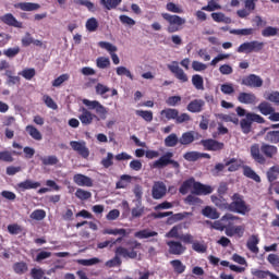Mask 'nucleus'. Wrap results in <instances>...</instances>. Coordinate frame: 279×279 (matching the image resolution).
I'll return each instance as SVG.
<instances>
[{"instance_id":"obj_1","label":"nucleus","mask_w":279,"mask_h":279,"mask_svg":"<svg viewBox=\"0 0 279 279\" xmlns=\"http://www.w3.org/2000/svg\"><path fill=\"white\" fill-rule=\"evenodd\" d=\"M275 156H278V146L267 143H262V145L253 144L251 146V157L257 165H265L267 158L271 159Z\"/></svg>"},{"instance_id":"obj_2","label":"nucleus","mask_w":279,"mask_h":279,"mask_svg":"<svg viewBox=\"0 0 279 279\" xmlns=\"http://www.w3.org/2000/svg\"><path fill=\"white\" fill-rule=\"evenodd\" d=\"M232 202L229 204L230 213H236L238 215H247L252 208L243 199V195L234 193L231 197Z\"/></svg>"},{"instance_id":"obj_3","label":"nucleus","mask_w":279,"mask_h":279,"mask_svg":"<svg viewBox=\"0 0 279 279\" xmlns=\"http://www.w3.org/2000/svg\"><path fill=\"white\" fill-rule=\"evenodd\" d=\"M161 16L165 21H167V23H169V26L167 27L168 34H175V32H180V29H182L181 25L186 23V20L180 17V15L161 13Z\"/></svg>"},{"instance_id":"obj_4","label":"nucleus","mask_w":279,"mask_h":279,"mask_svg":"<svg viewBox=\"0 0 279 279\" xmlns=\"http://www.w3.org/2000/svg\"><path fill=\"white\" fill-rule=\"evenodd\" d=\"M171 165L173 169H180V162L173 160V153L167 151L159 159L153 162V169H165Z\"/></svg>"},{"instance_id":"obj_5","label":"nucleus","mask_w":279,"mask_h":279,"mask_svg":"<svg viewBox=\"0 0 279 279\" xmlns=\"http://www.w3.org/2000/svg\"><path fill=\"white\" fill-rule=\"evenodd\" d=\"M193 215L192 213L184 211V213H179V214H173V211H159V213H154L153 217L154 219H165V217L168 218V223H175L178 221H182V219H186V217Z\"/></svg>"},{"instance_id":"obj_6","label":"nucleus","mask_w":279,"mask_h":279,"mask_svg":"<svg viewBox=\"0 0 279 279\" xmlns=\"http://www.w3.org/2000/svg\"><path fill=\"white\" fill-rule=\"evenodd\" d=\"M199 145L205 151H222L226 148V144L214 138L201 140Z\"/></svg>"},{"instance_id":"obj_7","label":"nucleus","mask_w":279,"mask_h":279,"mask_svg":"<svg viewBox=\"0 0 279 279\" xmlns=\"http://www.w3.org/2000/svg\"><path fill=\"white\" fill-rule=\"evenodd\" d=\"M168 70L174 75L181 84H186L189 82V75L182 68H180V64L178 61H173L171 64H168Z\"/></svg>"},{"instance_id":"obj_8","label":"nucleus","mask_w":279,"mask_h":279,"mask_svg":"<svg viewBox=\"0 0 279 279\" xmlns=\"http://www.w3.org/2000/svg\"><path fill=\"white\" fill-rule=\"evenodd\" d=\"M132 251H128V248L123 246H119L116 248V255L123 256V258H136L138 256V253L134 250H138L141 247V243L138 241L131 242Z\"/></svg>"},{"instance_id":"obj_9","label":"nucleus","mask_w":279,"mask_h":279,"mask_svg":"<svg viewBox=\"0 0 279 279\" xmlns=\"http://www.w3.org/2000/svg\"><path fill=\"white\" fill-rule=\"evenodd\" d=\"M166 245L169 247V254H172L173 256H182V254L186 252V246H183L180 241H167Z\"/></svg>"},{"instance_id":"obj_10","label":"nucleus","mask_w":279,"mask_h":279,"mask_svg":"<svg viewBox=\"0 0 279 279\" xmlns=\"http://www.w3.org/2000/svg\"><path fill=\"white\" fill-rule=\"evenodd\" d=\"M167 195V185L162 181H156L151 189L153 199H162Z\"/></svg>"},{"instance_id":"obj_11","label":"nucleus","mask_w":279,"mask_h":279,"mask_svg":"<svg viewBox=\"0 0 279 279\" xmlns=\"http://www.w3.org/2000/svg\"><path fill=\"white\" fill-rule=\"evenodd\" d=\"M70 146L82 158H88V156H90V150L86 146V142L72 141V142H70Z\"/></svg>"},{"instance_id":"obj_12","label":"nucleus","mask_w":279,"mask_h":279,"mask_svg":"<svg viewBox=\"0 0 279 279\" xmlns=\"http://www.w3.org/2000/svg\"><path fill=\"white\" fill-rule=\"evenodd\" d=\"M78 112H81L78 114V119H80L82 125H90V124H93V121H95V119H97V116L94 114L93 112H90L85 107L80 108Z\"/></svg>"},{"instance_id":"obj_13","label":"nucleus","mask_w":279,"mask_h":279,"mask_svg":"<svg viewBox=\"0 0 279 279\" xmlns=\"http://www.w3.org/2000/svg\"><path fill=\"white\" fill-rule=\"evenodd\" d=\"M98 47H100V49H106V51L110 53L113 64H119V62H121V60L119 59V56L114 53L118 50L117 46L108 41H99Z\"/></svg>"},{"instance_id":"obj_14","label":"nucleus","mask_w":279,"mask_h":279,"mask_svg":"<svg viewBox=\"0 0 279 279\" xmlns=\"http://www.w3.org/2000/svg\"><path fill=\"white\" fill-rule=\"evenodd\" d=\"M243 86H250L251 88H260L263 86V78L256 74H250L242 80Z\"/></svg>"},{"instance_id":"obj_15","label":"nucleus","mask_w":279,"mask_h":279,"mask_svg":"<svg viewBox=\"0 0 279 279\" xmlns=\"http://www.w3.org/2000/svg\"><path fill=\"white\" fill-rule=\"evenodd\" d=\"M0 21L9 27H16L17 29H23V22L16 20V17H14L12 13H5L4 15L0 16Z\"/></svg>"},{"instance_id":"obj_16","label":"nucleus","mask_w":279,"mask_h":279,"mask_svg":"<svg viewBox=\"0 0 279 279\" xmlns=\"http://www.w3.org/2000/svg\"><path fill=\"white\" fill-rule=\"evenodd\" d=\"M192 193L193 195H210V193H213V186L195 181Z\"/></svg>"},{"instance_id":"obj_17","label":"nucleus","mask_w":279,"mask_h":279,"mask_svg":"<svg viewBox=\"0 0 279 279\" xmlns=\"http://www.w3.org/2000/svg\"><path fill=\"white\" fill-rule=\"evenodd\" d=\"M258 243H260V238H258V234H252L247 242L246 247L252 254H258L260 250L258 248Z\"/></svg>"},{"instance_id":"obj_18","label":"nucleus","mask_w":279,"mask_h":279,"mask_svg":"<svg viewBox=\"0 0 279 279\" xmlns=\"http://www.w3.org/2000/svg\"><path fill=\"white\" fill-rule=\"evenodd\" d=\"M206 106V102L203 99H194L189 102L186 109L189 112L193 113H199L202 110H204V107Z\"/></svg>"},{"instance_id":"obj_19","label":"nucleus","mask_w":279,"mask_h":279,"mask_svg":"<svg viewBox=\"0 0 279 279\" xmlns=\"http://www.w3.org/2000/svg\"><path fill=\"white\" fill-rule=\"evenodd\" d=\"M180 111L178 109L167 108L160 111V117L163 121H175Z\"/></svg>"},{"instance_id":"obj_20","label":"nucleus","mask_w":279,"mask_h":279,"mask_svg":"<svg viewBox=\"0 0 279 279\" xmlns=\"http://www.w3.org/2000/svg\"><path fill=\"white\" fill-rule=\"evenodd\" d=\"M73 181L77 184V186H93V179L84 174H74Z\"/></svg>"},{"instance_id":"obj_21","label":"nucleus","mask_w":279,"mask_h":279,"mask_svg":"<svg viewBox=\"0 0 279 279\" xmlns=\"http://www.w3.org/2000/svg\"><path fill=\"white\" fill-rule=\"evenodd\" d=\"M15 8L23 12H36V10H40V4L34 2H20L15 4Z\"/></svg>"},{"instance_id":"obj_22","label":"nucleus","mask_w":279,"mask_h":279,"mask_svg":"<svg viewBox=\"0 0 279 279\" xmlns=\"http://www.w3.org/2000/svg\"><path fill=\"white\" fill-rule=\"evenodd\" d=\"M40 187V182L38 181H32L29 179L23 181V182H20L17 183V189L20 191H29L32 189H38Z\"/></svg>"},{"instance_id":"obj_23","label":"nucleus","mask_w":279,"mask_h":279,"mask_svg":"<svg viewBox=\"0 0 279 279\" xmlns=\"http://www.w3.org/2000/svg\"><path fill=\"white\" fill-rule=\"evenodd\" d=\"M195 178H190L185 181H183V183L181 184L180 189H179V193H181V195H186L191 189H193V191L195 190Z\"/></svg>"},{"instance_id":"obj_24","label":"nucleus","mask_w":279,"mask_h":279,"mask_svg":"<svg viewBox=\"0 0 279 279\" xmlns=\"http://www.w3.org/2000/svg\"><path fill=\"white\" fill-rule=\"evenodd\" d=\"M238 101H240V104H246V105L256 104V95L253 93L242 92L238 96Z\"/></svg>"},{"instance_id":"obj_25","label":"nucleus","mask_w":279,"mask_h":279,"mask_svg":"<svg viewBox=\"0 0 279 279\" xmlns=\"http://www.w3.org/2000/svg\"><path fill=\"white\" fill-rule=\"evenodd\" d=\"M257 110L260 112V114H263L264 117H269L271 114V112L276 111V108H274V106H271L269 104V101H262L258 106H257Z\"/></svg>"},{"instance_id":"obj_26","label":"nucleus","mask_w":279,"mask_h":279,"mask_svg":"<svg viewBox=\"0 0 279 279\" xmlns=\"http://www.w3.org/2000/svg\"><path fill=\"white\" fill-rule=\"evenodd\" d=\"M102 234H112L113 236H130L132 229H105Z\"/></svg>"},{"instance_id":"obj_27","label":"nucleus","mask_w":279,"mask_h":279,"mask_svg":"<svg viewBox=\"0 0 279 279\" xmlns=\"http://www.w3.org/2000/svg\"><path fill=\"white\" fill-rule=\"evenodd\" d=\"M226 167L230 173H234V171H239L240 167H243V161L236 158H230L226 161Z\"/></svg>"},{"instance_id":"obj_28","label":"nucleus","mask_w":279,"mask_h":279,"mask_svg":"<svg viewBox=\"0 0 279 279\" xmlns=\"http://www.w3.org/2000/svg\"><path fill=\"white\" fill-rule=\"evenodd\" d=\"M220 220L222 221L223 229L228 230V228L234 226V221H239V217L232 214H226Z\"/></svg>"},{"instance_id":"obj_29","label":"nucleus","mask_w":279,"mask_h":279,"mask_svg":"<svg viewBox=\"0 0 279 279\" xmlns=\"http://www.w3.org/2000/svg\"><path fill=\"white\" fill-rule=\"evenodd\" d=\"M210 198L213 204H215V206H217V208H219L220 210H229L230 204H228L226 198L216 195H211Z\"/></svg>"},{"instance_id":"obj_30","label":"nucleus","mask_w":279,"mask_h":279,"mask_svg":"<svg viewBox=\"0 0 279 279\" xmlns=\"http://www.w3.org/2000/svg\"><path fill=\"white\" fill-rule=\"evenodd\" d=\"M243 175L250 180H254V182L260 183V175H258L250 166L243 167Z\"/></svg>"},{"instance_id":"obj_31","label":"nucleus","mask_w":279,"mask_h":279,"mask_svg":"<svg viewBox=\"0 0 279 279\" xmlns=\"http://www.w3.org/2000/svg\"><path fill=\"white\" fill-rule=\"evenodd\" d=\"M202 215L204 217H207V219H219L220 214L219 211H217L216 208H213L210 206H206L203 210H202Z\"/></svg>"},{"instance_id":"obj_32","label":"nucleus","mask_w":279,"mask_h":279,"mask_svg":"<svg viewBox=\"0 0 279 279\" xmlns=\"http://www.w3.org/2000/svg\"><path fill=\"white\" fill-rule=\"evenodd\" d=\"M151 236H158V232L144 229L134 233L135 239H151Z\"/></svg>"},{"instance_id":"obj_33","label":"nucleus","mask_w":279,"mask_h":279,"mask_svg":"<svg viewBox=\"0 0 279 279\" xmlns=\"http://www.w3.org/2000/svg\"><path fill=\"white\" fill-rule=\"evenodd\" d=\"M264 140L266 141V143H271L272 145H278V143H279V131H268L265 134Z\"/></svg>"},{"instance_id":"obj_34","label":"nucleus","mask_w":279,"mask_h":279,"mask_svg":"<svg viewBox=\"0 0 279 279\" xmlns=\"http://www.w3.org/2000/svg\"><path fill=\"white\" fill-rule=\"evenodd\" d=\"M267 180L268 182H270V184H274V182H276V180H278V175H279V166H272L268 169L267 173Z\"/></svg>"},{"instance_id":"obj_35","label":"nucleus","mask_w":279,"mask_h":279,"mask_svg":"<svg viewBox=\"0 0 279 279\" xmlns=\"http://www.w3.org/2000/svg\"><path fill=\"white\" fill-rule=\"evenodd\" d=\"M25 130L27 134H29V136L34 138V141H43V134L40 133V131H38V129H36V126L27 125Z\"/></svg>"},{"instance_id":"obj_36","label":"nucleus","mask_w":279,"mask_h":279,"mask_svg":"<svg viewBox=\"0 0 279 279\" xmlns=\"http://www.w3.org/2000/svg\"><path fill=\"white\" fill-rule=\"evenodd\" d=\"M170 265L175 274H184L186 271V266L180 259L171 260Z\"/></svg>"},{"instance_id":"obj_37","label":"nucleus","mask_w":279,"mask_h":279,"mask_svg":"<svg viewBox=\"0 0 279 279\" xmlns=\"http://www.w3.org/2000/svg\"><path fill=\"white\" fill-rule=\"evenodd\" d=\"M163 143L166 147H175L180 143V138L178 134L172 133L165 138Z\"/></svg>"},{"instance_id":"obj_38","label":"nucleus","mask_w":279,"mask_h":279,"mask_svg":"<svg viewBox=\"0 0 279 279\" xmlns=\"http://www.w3.org/2000/svg\"><path fill=\"white\" fill-rule=\"evenodd\" d=\"M121 1L123 0H100V4L104 5L106 10H116L121 5Z\"/></svg>"},{"instance_id":"obj_39","label":"nucleus","mask_w":279,"mask_h":279,"mask_svg":"<svg viewBox=\"0 0 279 279\" xmlns=\"http://www.w3.org/2000/svg\"><path fill=\"white\" fill-rule=\"evenodd\" d=\"M194 141H195V135H193V132H185L179 138L180 145H191V143H193Z\"/></svg>"},{"instance_id":"obj_40","label":"nucleus","mask_w":279,"mask_h":279,"mask_svg":"<svg viewBox=\"0 0 279 279\" xmlns=\"http://www.w3.org/2000/svg\"><path fill=\"white\" fill-rule=\"evenodd\" d=\"M27 263L17 262L13 264V271H15L19 276H23V274H27Z\"/></svg>"},{"instance_id":"obj_41","label":"nucleus","mask_w":279,"mask_h":279,"mask_svg":"<svg viewBox=\"0 0 279 279\" xmlns=\"http://www.w3.org/2000/svg\"><path fill=\"white\" fill-rule=\"evenodd\" d=\"M135 113L137 117H141L147 123H151L154 121V112L147 110H136Z\"/></svg>"},{"instance_id":"obj_42","label":"nucleus","mask_w":279,"mask_h":279,"mask_svg":"<svg viewBox=\"0 0 279 279\" xmlns=\"http://www.w3.org/2000/svg\"><path fill=\"white\" fill-rule=\"evenodd\" d=\"M240 128L243 132V134H250V132H252V120H250V118L242 119L240 121Z\"/></svg>"},{"instance_id":"obj_43","label":"nucleus","mask_w":279,"mask_h":279,"mask_svg":"<svg viewBox=\"0 0 279 279\" xmlns=\"http://www.w3.org/2000/svg\"><path fill=\"white\" fill-rule=\"evenodd\" d=\"M192 84L196 90H204V77L199 74H194L192 76Z\"/></svg>"},{"instance_id":"obj_44","label":"nucleus","mask_w":279,"mask_h":279,"mask_svg":"<svg viewBox=\"0 0 279 279\" xmlns=\"http://www.w3.org/2000/svg\"><path fill=\"white\" fill-rule=\"evenodd\" d=\"M95 90H96V95H100V97H102L104 99H108V95H106V93H110V87L98 83L95 86Z\"/></svg>"},{"instance_id":"obj_45","label":"nucleus","mask_w":279,"mask_h":279,"mask_svg":"<svg viewBox=\"0 0 279 279\" xmlns=\"http://www.w3.org/2000/svg\"><path fill=\"white\" fill-rule=\"evenodd\" d=\"M75 197L82 202H86V199H90V197H93V193L83 189H77L75 192Z\"/></svg>"},{"instance_id":"obj_46","label":"nucleus","mask_w":279,"mask_h":279,"mask_svg":"<svg viewBox=\"0 0 279 279\" xmlns=\"http://www.w3.org/2000/svg\"><path fill=\"white\" fill-rule=\"evenodd\" d=\"M41 165H44L45 167H49V166H53L57 165L58 162H60V160L58 159V157L56 155H51L48 157H41Z\"/></svg>"},{"instance_id":"obj_47","label":"nucleus","mask_w":279,"mask_h":279,"mask_svg":"<svg viewBox=\"0 0 279 279\" xmlns=\"http://www.w3.org/2000/svg\"><path fill=\"white\" fill-rule=\"evenodd\" d=\"M180 230H182V226L172 227L171 230L166 233V238L167 239H179V241H180V238L182 236V235H180Z\"/></svg>"},{"instance_id":"obj_48","label":"nucleus","mask_w":279,"mask_h":279,"mask_svg":"<svg viewBox=\"0 0 279 279\" xmlns=\"http://www.w3.org/2000/svg\"><path fill=\"white\" fill-rule=\"evenodd\" d=\"M85 27L87 32H97L99 28V22L95 17H90L87 20Z\"/></svg>"},{"instance_id":"obj_49","label":"nucleus","mask_w":279,"mask_h":279,"mask_svg":"<svg viewBox=\"0 0 279 279\" xmlns=\"http://www.w3.org/2000/svg\"><path fill=\"white\" fill-rule=\"evenodd\" d=\"M264 98L266 101H270L271 104H277L279 106V92L265 93Z\"/></svg>"},{"instance_id":"obj_50","label":"nucleus","mask_w":279,"mask_h":279,"mask_svg":"<svg viewBox=\"0 0 279 279\" xmlns=\"http://www.w3.org/2000/svg\"><path fill=\"white\" fill-rule=\"evenodd\" d=\"M19 75H22V77H24V80H34V77H36V69L34 68H28V69H24L22 72H19Z\"/></svg>"},{"instance_id":"obj_51","label":"nucleus","mask_w":279,"mask_h":279,"mask_svg":"<svg viewBox=\"0 0 279 279\" xmlns=\"http://www.w3.org/2000/svg\"><path fill=\"white\" fill-rule=\"evenodd\" d=\"M211 19H213V21H215V23H229L230 22V17H226V14H223L222 12L211 13Z\"/></svg>"},{"instance_id":"obj_52","label":"nucleus","mask_w":279,"mask_h":279,"mask_svg":"<svg viewBox=\"0 0 279 279\" xmlns=\"http://www.w3.org/2000/svg\"><path fill=\"white\" fill-rule=\"evenodd\" d=\"M113 160H114V155L112 153H108L107 157L101 159L100 165H102L105 169H110V167L114 165Z\"/></svg>"},{"instance_id":"obj_53","label":"nucleus","mask_w":279,"mask_h":279,"mask_svg":"<svg viewBox=\"0 0 279 279\" xmlns=\"http://www.w3.org/2000/svg\"><path fill=\"white\" fill-rule=\"evenodd\" d=\"M220 119H222V121L226 123H233L234 125H239V117H236V113L222 114Z\"/></svg>"},{"instance_id":"obj_54","label":"nucleus","mask_w":279,"mask_h":279,"mask_svg":"<svg viewBox=\"0 0 279 279\" xmlns=\"http://www.w3.org/2000/svg\"><path fill=\"white\" fill-rule=\"evenodd\" d=\"M247 119L251 121V123H259L263 124L265 123V118H263L260 114L258 113H254V112H247L246 113Z\"/></svg>"},{"instance_id":"obj_55","label":"nucleus","mask_w":279,"mask_h":279,"mask_svg":"<svg viewBox=\"0 0 279 279\" xmlns=\"http://www.w3.org/2000/svg\"><path fill=\"white\" fill-rule=\"evenodd\" d=\"M70 77H71V75H69L68 73L61 74L59 77H57V78H54V80L52 81V86H53L54 88H58V87H60V85H62L64 82H69Z\"/></svg>"},{"instance_id":"obj_56","label":"nucleus","mask_w":279,"mask_h":279,"mask_svg":"<svg viewBox=\"0 0 279 279\" xmlns=\"http://www.w3.org/2000/svg\"><path fill=\"white\" fill-rule=\"evenodd\" d=\"M279 29L277 27L268 26L262 31V36L264 38H269L271 36H278Z\"/></svg>"},{"instance_id":"obj_57","label":"nucleus","mask_w":279,"mask_h":279,"mask_svg":"<svg viewBox=\"0 0 279 279\" xmlns=\"http://www.w3.org/2000/svg\"><path fill=\"white\" fill-rule=\"evenodd\" d=\"M47 217V213L44 209H36L31 214V219L35 221H43Z\"/></svg>"},{"instance_id":"obj_58","label":"nucleus","mask_w":279,"mask_h":279,"mask_svg":"<svg viewBox=\"0 0 279 279\" xmlns=\"http://www.w3.org/2000/svg\"><path fill=\"white\" fill-rule=\"evenodd\" d=\"M251 274H252V276H254V278L265 279L269 275H271V271H269V270H260V269H252Z\"/></svg>"},{"instance_id":"obj_59","label":"nucleus","mask_w":279,"mask_h":279,"mask_svg":"<svg viewBox=\"0 0 279 279\" xmlns=\"http://www.w3.org/2000/svg\"><path fill=\"white\" fill-rule=\"evenodd\" d=\"M96 65L98 69H108V66H110V59L107 57H98L96 59Z\"/></svg>"},{"instance_id":"obj_60","label":"nucleus","mask_w":279,"mask_h":279,"mask_svg":"<svg viewBox=\"0 0 279 279\" xmlns=\"http://www.w3.org/2000/svg\"><path fill=\"white\" fill-rule=\"evenodd\" d=\"M117 75H125V77H129V80L133 81L134 80V75L132 74V72L125 68V66H118L117 70Z\"/></svg>"},{"instance_id":"obj_61","label":"nucleus","mask_w":279,"mask_h":279,"mask_svg":"<svg viewBox=\"0 0 279 279\" xmlns=\"http://www.w3.org/2000/svg\"><path fill=\"white\" fill-rule=\"evenodd\" d=\"M202 10L205 12H215V10H221V7L215 0H210Z\"/></svg>"},{"instance_id":"obj_62","label":"nucleus","mask_w":279,"mask_h":279,"mask_svg":"<svg viewBox=\"0 0 279 279\" xmlns=\"http://www.w3.org/2000/svg\"><path fill=\"white\" fill-rule=\"evenodd\" d=\"M184 160H187V162H196V160H199V153L197 151H187L183 155Z\"/></svg>"},{"instance_id":"obj_63","label":"nucleus","mask_w":279,"mask_h":279,"mask_svg":"<svg viewBox=\"0 0 279 279\" xmlns=\"http://www.w3.org/2000/svg\"><path fill=\"white\" fill-rule=\"evenodd\" d=\"M19 53H21V48L19 46H16L14 48H8L7 50L3 51V54L7 58H16V56H19Z\"/></svg>"},{"instance_id":"obj_64","label":"nucleus","mask_w":279,"mask_h":279,"mask_svg":"<svg viewBox=\"0 0 279 279\" xmlns=\"http://www.w3.org/2000/svg\"><path fill=\"white\" fill-rule=\"evenodd\" d=\"M192 250H194V252H197L198 254H206L208 246H206V244H202V243L195 241L192 244Z\"/></svg>"}]
</instances>
